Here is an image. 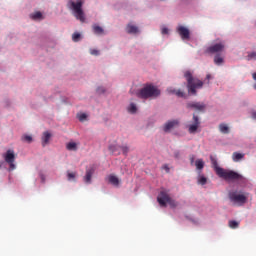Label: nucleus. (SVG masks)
Masks as SVG:
<instances>
[{"label": "nucleus", "instance_id": "obj_1", "mask_svg": "<svg viewBox=\"0 0 256 256\" xmlns=\"http://www.w3.org/2000/svg\"><path fill=\"white\" fill-rule=\"evenodd\" d=\"M210 161L212 163V167H213L216 175H218V177H220V179H224V181H228V182H232V183H235V181H240V182L245 181V177H243V175H241L233 170H227L225 168L219 167L217 158L213 157V155L210 156Z\"/></svg>", "mask_w": 256, "mask_h": 256}, {"label": "nucleus", "instance_id": "obj_2", "mask_svg": "<svg viewBox=\"0 0 256 256\" xmlns=\"http://www.w3.org/2000/svg\"><path fill=\"white\" fill-rule=\"evenodd\" d=\"M85 3L84 0H69L67 3L68 9L72 11L74 17L81 21V23H85V12L83 11V4Z\"/></svg>", "mask_w": 256, "mask_h": 256}, {"label": "nucleus", "instance_id": "obj_3", "mask_svg": "<svg viewBox=\"0 0 256 256\" xmlns=\"http://www.w3.org/2000/svg\"><path fill=\"white\" fill-rule=\"evenodd\" d=\"M184 77L187 81V89L190 95H197V89L203 88V81L198 78L193 77L191 71H186Z\"/></svg>", "mask_w": 256, "mask_h": 256}, {"label": "nucleus", "instance_id": "obj_4", "mask_svg": "<svg viewBox=\"0 0 256 256\" xmlns=\"http://www.w3.org/2000/svg\"><path fill=\"white\" fill-rule=\"evenodd\" d=\"M136 95L139 99H157L161 95V90L153 84H148L140 89Z\"/></svg>", "mask_w": 256, "mask_h": 256}, {"label": "nucleus", "instance_id": "obj_5", "mask_svg": "<svg viewBox=\"0 0 256 256\" xmlns=\"http://www.w3.org/2000/svg\"><path fill=\"white\" fill-rule=\"evenodd\" d=\"M228 199H230L233 205H238V207H241V205H245V203H247V196L237 190L230 191L228 193Z\"/></svg>", "mask_w": 256, "mask_h": 256}, {"label": "nucleus", "instance_id": "obj_6", "mask_svg": "<svg viewBox=\"0 0 256 256\" xmlns=\"http://www.w3.org/2000/svg\"><path fill=\"white\" fill-rule=\"evenodd\" d=\"M157 201L161 207H167V203L175 209L177 207V201L173 200V198L169 197V193L167 191L162 190L157 197Z\"/></svg>", "mask_w": 256, "mask_h": 256}, {"label": "nucleus", "instance_id": "obj_7", "mask_svg": "<svg viewBox=\"0 0 256 256\" xmlns=\"http://www.w3.org/2000/svg\"><path fill=\"white\" fill-rule=\"evenodd\" d=\"M4 161L9 165V171H15L17 166H15V151L7 150L5 154H3Z\"/></svg>", "mask_w": 256, "mask_h": 256}, {"label": "nucleus", "instance_id": "obj_8", "mask_svg": "<svg viewBox=\"0 0 256 256\" xmlns=\"http://www.w3.org/2000/svg\"><path fill=\"white\" fill-rule=\"evenodd\" d=\"M223 51H225V44L220 42V43H216L212 46H209L205 53H211L212 55L215 53H223Z\"/></svg>", "mask_w": 256, "mask_h": 256}, {"label": "nucleus", "instance_id": "obj_9", "mask_svg": "<svg viewBox=\"0 0 256 256\" xmlns=\"http://www.w3.org/2000/svg\"><path fill=\"white\" fill-rule=\"evenodd\" d=\"M200 126H201V121H199V116L193 114V122L192 124H189L187 126L188 132L190 134H195Z\"/></svg>", "mask_w": 256, "mask_h": 256}, {"label": "nucleus", "instance_id": "obj_10", "mask_svg": "<svg viewBox=\"0 0 256 256\" xmlns=\"http://www.w3.org/2000/svg\"><path fill=\"white\" fill-rule=\"evenodd\" d=\"M177 33L180 35L181 39H189L190 32L185 26H178Z\"/></svg>", "mask_w": 256, "mask_h": 256}, {"label": "nucleus", "instance_id": "obj_11", "mask_svg": "<svg viewBox=\"0 0 256 256\" xmlns=\"http://www.w3.org/2000/svg\"><path fill=\"white\" fill-rule=\"evenodd\" d=\"M175 127H179V120L168 121L164 125V131H165V133H169V131H171V129H175Z\"/></svg>", "mask_w": 256, "mask_h": 256}, {"label": "nucleus", "instance_id": "obj_12", "mask_svg": "<svg viewBox=\"0 0 256 256\" xmlns=\"http://www.w3.org/2000/svg\"><path fill=\"white\" fill-rule=\"evenodd\" d=\"M188 109H194L195 111H203L205 105L201 102H190L187 104Z\"/></svg>", "mask_w": 256, "mask_h": 256}, {"label": "nucleus", "instance_id": "obj_13", "mask_svg": "<svg viewBox=\"0 0 256 256\" xmlns=\"http://www.w3.org/2000/svg\"><path fill=\"white\" fill-rule=\"evenodd\" d=\"M94 173H95V167L93 166L86 170V175L84 176L85 183H91V179Z\"/></svg>", "mask_w": 256, "mask_h": 256}, {"label": "nucleus", "instance_id": "obj_14", "mask_svg": "<svg viewBox=\"0 0 256 256\" xmlns=\"http://www.w3.org/2000/svg\"><path fill=\"white\" fill-rule=\"evenodd\" d=\"M108 183H110L111 185H114V187H119V178L113 174L108 176Z\"/></svg>", "mask_w": 256, "mask_h": 256}, {"label": "nucleus", "instance_id": "obj_15", "mask_svg": "<svg viewBox=\"0 0 256 256\" xmlns=\"http://www.w3.org/2000/svg\"><path fill=\"white\" fill-rule=\"evenodd\" d=\"M126 31L130 35H135V34L139 33V28L135 25L128 24L127 27H126Z\"/></svg>", "mask_w": 256, "mask_h": 256}, {"label": "nucleus", "instance_id": "obj_16", "mask_svg": "<svg viewBox=\"0 0 256 256\" xmlns=\"http://www.w3.org/2000/svg\"><path fill=\"white\" fill-rule=\"evenodd\" d=\"M245 158V154L243 153H239V152H234L232 154V160L234 161V163H238V161H241V159Z\"/></svg>", "mask_w": 256, "mask_h": 256}, {"label": "nucleus", "instance_id": "obj_17", "mask_svg": "<svg viewBox=\"0 0 256 256\" xmlns=\"http://www.w3.org/2000/svg\"><path fill=\"white\" fill-rule=\"evenodd\" d=\"M51 139V133L44 132L42 137V146L45 147L49 144V140Z\"/></svg>", "mask_w": 256, "mask_h": 256}, {"label": "nucleus", "instance_id": "obj_18", "mask_svg": "<svg viewBox=\"0 0 256 256\" xmlns=\"http://www.w3.org/2000/svg\"><path fill=\"white\" fill-rule=\"evenodd\" d=\"M219 131L221 133H223L224 135H227V134H229V126H227V124H225V123H222L219 125Z\"/></svg>", "mask_w": 256, "mask_h": 256}, {"label": "nucleus", "instance_id": "obj_19", "mask_svg": "<svg viewBox=\"0 0 256 256\" xmlns=\"http://www.w3.org/2000/svg\"><path fill=\"white\" fill-rule=\"evenodd\" d=\"M93 32L96 34V35H103V33H105V31L103 30V28L101 26H98V25H94L93 26Z\"/></svg>", "mask_w": 256, "mask_h": 256}, {"label": "nucleus", "instance_id": "obj_20", "mask_svg": "<svg viewBox=\"0 0 256 256\" xmlns=\"http://www.w3.org/2000/svg\"><path fill=\"white\" fill-rule=\"evenodd\" d=\"M168 93L175 94V95H177V97H184L185 96V93H183V91L175 90V89H171V88L168 89Z\"/></svg>", "mask_w": 256, "mask_h": 256}, {"label": "nucleus", "instance_id": "obj_21", "mask_svg": "<svg viewBox=\"0 0 256 256\" xmlns=\"http://www.w3.org/2000/svg\"><path fill=\"white\" fill-rule=\"evenodd\" d=\"M30 17H31V19H33L34 21H37V20H39V19H43V14H42L40 11H38V12H35V13H33V14H30Z\"/></svg>", "mask_w": 256, "mask_h": 256}, {"label": "nucleus", "instance_id": "obj_22", "mask_svg": "<svg viewBox=\"0 0 256 256\" xmlns=\"http://www.w3.org/2000/svg\"><path fill=\"white\" fill-rule=\"evenodd\" d=\"M195 165H196V169L201 171V169H203V167H205V162L203 161V159H198L195 161Z\"/></svg>", "mask_w": 256, "mask_h": 256}, {"label": "nucleus", "instance_id": "obj_23", "mask_svg": "<svg viewBox=\"0 0 256 256\" xmlns=\"http://www.w3.org/2000/svg\"><path fill=\"white\" fill-rule=\"evenodd\" d=\"M66 148L68 151H77V143L75 142H69L67 145H66Z\"/></svg>", "mask_w": 256, "mask_h": 256}, {"label": "nucleus", "instance_id": "obj_24", "mask_svg": "<svg viewBox=\"0 0 256 256\" xmlns=\"http://www.w3.org/2000/svg\"><path fill=\"white\" fill-rule=\"evenodd\" d=\"M76 178H77V172L67 171L68 181H75Z\"/></svg>", "mask_w": 256, "mask_h": 256}, {"label": "nucleus", "instance_id": "obj_25", "mask_svg": "<svg viewBox=\"0 0 256 256\" xmlns=\"http://www.w3.org/2000/svg\"><path fill=\"white\" fill-rule=\"evenodd\" d=\"M228 225H229L230 229H237V228H239V222H237L235 220H230L228 222Z\"/></svg>", "mask_w": 256, "mask_h": 256}, {"label": "nucleus", "instance_id": "obj_26", "mask_svg": "<svg viewBox=\"0 0 256 256\" xmlns=\"http://www.w3.org/2000/svg\"><path fill=\"white\" fill-rule=\"evenodd\" d=\"M223 62H224L223 57H221V56H219V55H216V56L214 57V63H215V65H223Z\"/></svg>", "mask_w": 256, "mask_h": 256}, {"label": "nucleus", "instance_id": "obj_27", "mask_svg": "<svg viewBox=\"0 0 256 256\" xmlns=\"http://www.w3.org/2000/svg\"><path fill=\"white\" fill-rule=\"evenodd\" d=\"M198 183L199 185H206L207 184V177L203 175L198 176Z\"/></svg>", "mask_w": 256, "mask_h": 256}, {"label": "nucleus", "instance_id": "obj_28", "mask_svg": "<svg viewBox=\"0 0 256 256\" xmlns=\"http://www.w3.org/2000/svg\"><path fill=\"white\" fill-rule=\"evenodd\" d=\"M81 40V34L79 32H76L72 35V41H74V43H78V41Z\"/></svg>", "mask_w": 256, "mask_h": 256}, {"label": "nucleus", "instance_id": "obj_29", "mask_svg": "<svg viewBox=\"0 0 256 256\" xmlns=\"http://www.w3.org/2000/svg\"><path fill=\"white\" fill-rule=\"evenodd\" d=\"M129 113H137V105L135 103H131L128 107Z\"/></svg>", "mask_w": 256, "mask_h": 256}, {"label": "nucleus", "instance_id": "obj_30", "mask_svg": "<svg viewBox=\"0 0 256 256\" xmlns=\"http://www.w3.org/2000/svg\"><path fill=\"white\" fill-rule=\"evenodd\" d=\"M23 141H27V143H31V141H33V137L29 136V135H25L22 137Z\"/></svg>", "mask_w": 256, "mask_h": 256}, {"label": "nucleus", "instance_id": "obj_31", "mask_svg": "<svg viewBox=\"0 0 256 256\" xmlns=\"http://www.w3.org/2000/svg\"><path fill=\"white\" fill-rule=\"evenodd\" d=\"M253 59L256 60V52L248 54V61H251Z\"/></svg>", "mask_w": 256, "mask_h": 256}, {"label": "nucleus", "instance_id": "obj_32", "mask_svg": "<svg viewBox=\"0 0 256 256\" xmlns=\"http://www.w3.org/2000/svg\"><path fill=\"white\" fill-rule=\"evenodd\" d=\"M123 155H127L129 153V147L127 146H121Z\"/></svg>", "mask_w": 256, "mask_h": 256}, {"label": "nucleus", "instance_id": "obj_33", "mask_svg": "<svg viewBox=\"0 0 256 256\" xmlns=\"http://www.w3.org/2000/svg\"><path fill=\"white\" fill-rule=\"evenodd\" d=\"M78 119H79V121H85V119H87V114L82 113V114L78 115Z\"/></svg>", "mask_w": 256, "mask_h": 256}, {"label": "nucleus", "instance_id": "obj_34", "mask_svg": "<svg viewBox=\"0 0 256 256\" xmlns=\"http://www.w3.org/2000/svg\"><path fill=\"white\" fill-rule=\"evenodd\" d=\"M90 53H91V55H99V50H96V49H92V50H90Z\"/></svg>", "mask_w": 256, "mask_h": 256}, {"label": "nucleus", "instance_id": "obj_35", "mask_svg": "<svg viewBox=\"0 0 256 256\" xmlns=\"http://www.w3.org/2000/svg\"><path fill=\"white\" fill-rule=\"evenodd\" d=\"M162 168L164 169V171H166V173H169V171H170L169 165L164 164V165L162 166Z\"/></svg>", "mask_w": 256, "mask_h": 256}, {"label": "nucleus", "instance_id": "obj_36", "mask_svg": "<svg viewBox=\"0 0 256 256\" xmlns=\"http://www.w3.org/2000/svg\"><path fill=\"white\" fill-rule=\"evenodd\" d=\"M162 35H167V33H169V29H167V28H162Z\"/></svg>", "mask_w": 256, "mask_h": 256}, {"label": "nucleus", "instance_id": "obj_37", "mask_svg": "<svg viewBox=\"0 0 256 256\" xmlns=\"http://www.w3.org/2000/svg\"><path fill=\"white\" fill-rule=\"evenodd\" d=\"M175 159H179L181 157V153L179 151L174 152Z\"/></svg>", "mask_w": 256, "mask_h": 256}, {"label": "nucleus", "instance_id": "obj_38", "mask_svg": "<svg viewBox=\"0 0 256 256\" xmlns=\"http://www.w3.org/2000/svg\"><path fill=\"white\" fill-rule=\"evenodd\" d=\"M190 163L191 165L195 163V155L190 156Z\"/></svg>", "mask_w": 256, "mask_h": 256}, {"label": "nucleus", "instance_id": "obj_39", "mask_svg": "<svg viewBox=\"0 0 256 256\" xmlns=\"http://www.w3.org/2000/svg\"><path fill=\"white\" fill-rule=\"evenodd\" d=\"M251 115H252V119H254L256 121V111L255 110H253L251 112Z\"/></svg>", "mask_w": 256, "mask_h": 256}, {"label": "nucleus", "instance_id": "obj_40", "mask_svg": "<svg viewBox=\"0 0 256 256\" xmlns=\"http://www.w3.org/2000/svg\"><path fill=\"white\" fill-rule=\"evenodd\" d=\"M97 93H105V89L104 88H98Z\"/></svg>", "mask_w": 256, "mask_h": 256}, {"label": "nucleus", "instance_id": "obj_41", "mask_svg": "<svg viewBox=\"0 0 256 256\" xmlns=\"http://www.w3.org/2000/svg\"><path fill=\"white\" fill-rule=\"evenodd\" d=\"M254 81H256V72L252 74Z\"/></svg>", "mask_w": 256, "mask_h": 256}, {"label": "nucleus", "instance_id": "obj_42", "mask_svg": "<svg viewBox=\"0 0 256 256\" xmlns=\"http://www.w3.org/2000/svg\"><path fill=\"white\" fill-rule=\"evenodd\" d=\"M207 79H211V75L210 74L207 75Z\"/></svg>", "mask_w": 256, "mask_h": 256}, {"label": "nucleus", "instance_id": "obj_43", "mask_svg": "<svg viewBox=\"0 0 256 256\" xmlns=\"http://www.w3.org/2000/svg\"><path fill=\"white\" fill-rule=\"evenodd\" d=\"M42 181H45V178L42 176Z\"/></svg>", "mask_w": 256, "mask_h": 256}, {"label": "nucleus", "instance_id": "obj_44", "mask_svg": "<svg viewBox=\"0 0 256 256\" xmlns=\"http://www.w3.org/2000/svg\"><path fill=\"white\" fill-rule=\"evenodd\" d=\"M254 89H255V91H256V84L254 85Z\"/></svg>", "mask_w": 256, "mask_h": 256}, {"label": "nucleus", "instance_id": "obj_45", "mask_svg": "<svg viewBox=\"0 0 256 256\" xmlns=\"http://www.w3.org/2000/svg\"><path fill=\"white\" fill-rule=\"evenodd\" d=\"M0 169H1V164H0Z\"/></svg>", "mask_w": 256, "mask_h": 256}]
</instances>
